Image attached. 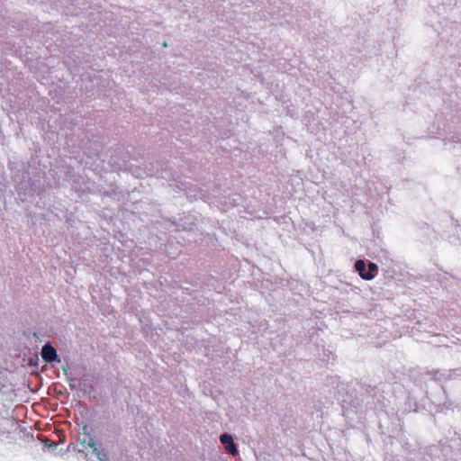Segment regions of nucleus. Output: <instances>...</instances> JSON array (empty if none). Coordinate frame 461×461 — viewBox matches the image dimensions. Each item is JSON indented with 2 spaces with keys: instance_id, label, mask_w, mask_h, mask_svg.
<instances>
[{
  "instance_id": "nucleus-3",
  "label": "nucleus",
  "mask_w": 461,
  "mask_h": 461,
  "mask_svg": "<svg viewBox=\"0 0 461 461\" xmlns=\"http://www.w3.org/2000/svg\"><path fill=\"white\" fill-rule=\"evenodd\" d=\"M86 437L88 438V439L86 440V438L83 439L81 441L82 444H87V447H90L92 450H93V453H95L97 456V458L100 460V461H104L105 460V457H106V455L105 453L103 451V450H100L97 448L96 445H95V441L94 439V438L89 435V434H86Z\"/></svg>"
},
{
  "instance_id": "nucleus-2",
  "label": "nucleus",
  "mask_w": 461,
  "mask_h": 461,
  "mask_svg": "<svg viewBox=\"0 0 461 461\" xmlns=\"http://www.w3.org/2000/svg\"><path fill=\"white\" fill-rule=\"evenodd\" d=\"M220 440L224 445V447L227 452L231 454L232 456H236L238 454L236 445L234 444L233 438L230 434L224 433L221 435Z\"/></svg>"
},
{
  "instance_id": "nucleus-1",
  "label": "nucleus",
  "mask_w": 461,
  "mask_h": 461,
  "mask_svg": "<svg viewBox=\"0 0 461 461\" xmlns=\"http://www.w3.org/2000/svg\"><path fill=\"white\" fill-rule=\"evenodd\" d=\"M41 357L47 363H52L54 361L59 362L56 349L50 343L43 346Z\"/></svg>"
},
{
  "instance_id": "nucleus-5",
  "label": "nucleus",
  "mask_w": 461,
  "mask_h": 461,
  "mask_svg": "<svg viewBox=\"0 0 461 461\" xmlns=\"http://www.w3.org/2000/svg\"><path fill=\"white\" fill-rule=\"evenodd\" d=\"M377 271H378L377 265L373 262H370L368 264V271H366V273H373L375 275V273H377Z\"/></svg>"
},
{
  "instance_id": "nucleus-4",
  "label": "nucleus",
  "mask_w": 461,
  "mask_h": 461,
  "mask_svg": "<svg viewBox=\"0 0 461 461\" xmlns=\"http://www.w3.org/2000/svg\"><path fill=\"white\" fill-rule=\"evenodd\" d=\"M355 268L358 272L360 277L365 280H372L375 278V274L373 273H366V264L364 260L358 259L355 263Z\"/></svg>"
}]
</instances>
